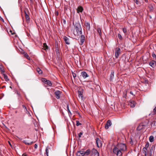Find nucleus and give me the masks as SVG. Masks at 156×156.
Segmentation results:
<instances>
[{"instance_id":"f257e3e1","label":"nucleus","mask_w":156,"mask_h":156,"mask_svg":"<svg viewBox=\"0 0 156 156\" xmlns=\"http://www.w3.org/2000/svg\"><path fill=\"white\" fill-rule=\"evenodd\" d=\"M126 149V147L125 144H118L116 147L113 148V151L117 156H121L122 151H125Z\"/></svg>"},{"instance_id":"f03ea898","label":"nucleus","mask_w":156,"mask_h":156,"mask_svg":"<svg viewBox=\"0 0 156 156\" xmlns=\"http://www.w3.org/2000/svg\"><path fill=\"white\" fill-rule=\"evenodd\" d=\"M75 29L79 34H82V28L79 22H77L75 23Z\"/></svg>"},{"instance_id":"7ed1b4c3","label":"nucleus","mask_w":156,"mask_h":156,"mask_svg":"<svg viewBox=\"0 0 156 156\" xmlns=\"http://www.w3.org/2000/svg\"><path fill=\"white\" fill-rule=\"evenodd\" d=\"M147 123L146 122H142L140 123L138 126L137 129L138 130H140L144 128L147 125Z\"/></svg>"},{"instance_id":"20e7f679","label":"nucleus","mask_w":156,"mask_h":156,"mask_svg":"<svg viewBox=\"0 0 156 156\" xmlns=\"http://www.w3.org/2000/svg\"><path fill=\"white\" fill-rule=\"evenodd\" d=\"M91 156H99V153L95 149H93L91 152Z\"/></svg>"},{"instance_id":"39448f33","label":"nucleus","mask_w":156,"mask_h":156,"mask_svg":"<svg viewBox=\"0 0 156 156\" xmlns=\"http://www.w3.org/2000/svg\"><path fill=\"white\" fill-rule=\"evenodd\" d=\"M83 89H80L78 92V97L81 100L83 99Z\"/></svg>"},{"instance_id":"423d86ee","label":"nucleus","mask_w":156,"mask_h":156,"mask_svg":"<svg viewBox=\"0 0 156 156\" xmlns=\"http://www.w3.org/2000/svg\"><path fill=\"white\" fill-rule=\"evenodd\" d=\"M96 143L98 147H99L102 146V142L98 138H96Z\"/></svg>"},{"instance_id":"0eeeda50","label":"nucleus","mask_w":156,"mask_h":156,"mask_svg":"<svg viewBox=\"0 0 156 156\" xmlns=\"http://www.w3.org/2000/svg\"><path fill=\"white\" fill-rule=\"evenodd\" d=\"M120 49L119 48H117L115 49V56L116 58H117L120 53Z\"/></svg>"},{"instance_id":"6e6552de","label":"nucleus","mask_w":156,"mask_h":156,"mask_svg":"<svg viewBox=\"0 0 156 156\" xmlns=\"http://www.w3.org/2000/svg\"><path fill=\"white\" fill-rule=\"evenodd\" d=\"M61 93L62 92L59 90H57L55 92V94L57 99H59L60 98Z\"/></svg>"},{"instance_id":"1a4fd4ad","label":"nucleus","mask_w":156,"mask_h":156,"mask_svg":"<svg viewBox=\"0 0 156 156\" xmlns=\"http://www.w3.org/2000/svg\"><path fill=\"white\" fill-rule=\"evenodd\" d=\"M136 102L133 100L130 101L129 103V105L131 107H134L136 105Z\"/></svg>"},{"instance_id":"9d476101","label":"nucleus","mask_w":156,"mask_h":156,"mask_svg":"<svg viewBox=\"0 0 156 156\" xmlns=\"http://www.w3.org/2000/svg\"><path fill=\"white\" fill-rule=\"evenodd\" d=\"M81 74L82 76L84 79L89 76L87 74L85 71H83L81 72Z\"/></svg>"},{"instance_id":"9b49d317","label":"nucleus","mask_w":156,"mask_h":156,"mask_svg":"<svg viewBox=\"0 0 156 156\" xmlns=\"http://www.w3.org/2000/svg\"><path fill=\"white\" fill-rule=\"evenodd\" d=\"M42 81H43L46 84L49 86L52 85V83L49 80H47L45 79H43Z\"/></svg>"},{"instance_id":"f8f14e48","label":"nucleus","mask_w":156,"mask_h":156,"mask_svg":"<svg viewBox=\"0 0 156 156\" xmlns=\"http://www.w3.org/2000/svg\"><path fill=\"white\" fill-rule=\"evenodd\" d=\"M112 125L111 122L110 120H108L106 124L105 125V128L106 129H108L109 127L111 126Z\"/></svg>"},{"instance_id":"ddd939ff","label":"nucleus","mask_w":156,"mask_h":156,"mask_svg":"<svg viewBox=\"0 0 156 156\" xmlns=\"http://www.w3.org/2000/svg\"><path fill=\"white\" fill-rule=\"evenodd\" d=\"M63 39L65 42V43H66V44H70V41L69 38L66 37L64 36L63 37Z\"/></svg>"},{"instance_id":"4468645a","label":"nucleus","mask_w":156,"mask_h":156,"mask_svg":"<svg viewBox=\"0 0 156 156\" xmlns=\"http://www.w3.org/2000/svg\"><path fill=\"white\" fill-rule=\"evenodd\" d=\"M85 37L84 35H82L80 39V44L82 45L85 41Z\"/></svg>"},{"instance_id":"2eb2a0df","label":"nucleus","mask_w":156,"mask_h":156,"mask_svg":"<svg viewBox=\"0 0 156 156\" xmlns=\"http://www.w3.org/2000/svg\"><path fill=\"white\" fill-rule=\"evenodd\" d=\"M154 147L153 146H151L150 148L149 152V156H153L152 155V153L153 151L154 150Z\"/></svg>"},{"instance_id":"dca6fc26","label":"nucleus","mask_w":156,"mask_h":156,"mask_svg":"<svg viewBox=\"0 0 156 156\" xmlns=\"http://www.w3.org/2000/svg\"><path fill=\"white\" fill-rule=\"evenodd\" d=\"M77 156H83L84 155V151H78L76 154Z\"/></svg>"},{"instance_id":"f3484780","label":"nucleus","mask_w":156,"mask_h":156,"mask_svg":"<svg viewBox=\"0 0 156 156\" xmlns=\"http://www.w3.org/2000/svg\"><path fill=\"white\" fill-rule=\"evenodd\" d=\"M83 10V7L80 6H79L77 9V12L78 13L82 12Z\"/></svg>"},{"instance_id":"a211bd4d","label":"nucleus","mask_w":156,"mask_h":156,"mask_svg":"<svg viewBox=\"0 0 156 156\" xmlns=\"http://www.w3.org/2000/svg\"><path fill=\"white\" fill-rule=\"evenodd\" d=\"M84 25L86 27V30H89L90 29V23L88 22H86L85 23Z\"/></svg>"},{"instance_id":"6ab92c4d","label":"nucleus","mask_w":156,"mask_h":156,"mask_svg":"<svg viewBox=\"0 0 156 156\" xmlns=\"http://www.w3.org/2000/svg\"><path fill=\"white\" fill-rule=\"evenodd\" d=\"M114 72L113 71H112L111 74L110 78V80L111 81H113V80L114 77Z\"/></svg>"},{"instance_id":"aec40b11","label":"nucleus","mask_w":156,"mask_h":156,"mask_svg":"<svg viewBox=\"0 0 156 156\" xmlns=\"http://www.w3.org/2000/svg\"><path fill=\"white\" fill-rule=\"evenodd\" d=\"M150 65L152 67H154L156 65V62L154 61H152L149 63Z\"/></svg>"},{"instance_id":"412c9836","label":"nucleus","mask_w":156,"mask_h":156,"mask_svg":"<svg viewBox=\"0 0 156 156\" xmlns=\"http://www.w3.org/2000/svg\"><path fill=\"white\" fill-rule=\"evenodd\" d=\"M147 149L143 148L142 149V152L144 154V155H147Z\"/></svg>"},{"instance_id":"4be33fe9","label":"nucleus","mask_w":156,"mask_h":156,"mask_svg":"<svg viewBox=\"0 0 156 156\" xmlns=\"http://www.w3.org/2000/svg\"><path fill=\"white\" fill-rule=\"evenodd\" d=\"M22 142L26 144L27 145H30L31 144L33 143L32 141L30 142H28L26 140H23L22 141Z\"/></svg>"},{"instance_id":"5701e85b","label":"nucleus","mask_w":156,"mask_h":156,"mask_svg":"<svg viewBox=\"0 0 156 156\" xmlns=\"http://www.w3.org/2000/svg\"><path fill=\"white\" fill-rule=\"evenodd\" d=\"M25 18L26 19V21L28 23L30 20V18L29 16L25 12Z\"/></svg>"},{"instance_id":"b1692460","label":"nucleus","mask_w":156,"mask_h":156,"mask_svg":"<svg viewBox=\"0 0 156 156\" xmlns=\"http://www.w3.org/2000/svg\"><path fill=\"white\" fill-rule=\"evenodd\" d=\"M91 152L90 151V149L87 150L86 151H84V155H88Z\"/></svg>"},{"instance_id":"393cba45","label":"nucleus","mask_w":156,"mask_h":156,"mask_svg":"<svg viewBox=\"0 0 156 156\" xmlns=\"http://www.w3.org/2000/svg\"><path fill=\"white\" fill-rule=\"evenodd\" d=\"M97 31L98 33L99 34L100 36H101V29L100 28H98L97 29Z\"/></svg>"},{"instance_id":"a878e982","label":"nucleus","mask_w":156,"mask_h":156,"mask_svg":"<svg viewBox=\"0 0 156 156\" xmlns=\"http://www.w3.org/2000/svg\"><path fill=\"white\" fill-rule=\"evenodd\" d=\"M24 56L25 58H26L28 59V60L30 59V57H29L27 53H26V52L24 53Z\"/></svg>"},{"instance_id":"bb28decb","label":"nucleus","mask_w":156,"mask_h":156,"mask_svg":"<svg viewBox=\"0 0 156 156\" xmlns=\"http://www.w3.org/2000/svg\"><path fill=\"white\" fill-rule=\"evenodd\" d=\"M43 48L44 50H46L48 49V46L45 43L43 44Z\"/></svg>"},{"instance_id":"cd10ccee","label":"nucleus","mask_w":156,"mask_h":156,"mask_svg":"<svg viewBox=\"0 0 156 156\" xmlns=\"http://www.w3.org/2000/svg\"><path fill=\"white\" fill-rule=\"evenodd\" d=\"M36 70L39 74H41L42 73V71L40 69V68H37Z\"/></svg>"},{"instance_id":"c85d7f7f","label":"nucleus","mask_w":156,"mask_h":156,"mask_svg":"<svg viewBox=\"0 0 156 156\" xmlns=\"http://www.w3.org/2000/svg\"><path fill=\"white\" fill-rule=\"evenodd\" d=\"M149 141L151 142H152L154 140V137L153 136H150L149 138Z\"/></svg>"},{"instance_id":"c756f323","label":"nucleus","mask_w":156,"mask_h":156,"mask_svg":"<svg viewBox=\"0 0 156 156\" xmlns=\"http://www.w3.org/2000/svg\"><path fill=\"white\" fill-rule=\"evenodd\" d=\"M149 143L148 142H147L145 144V147H144V148H146L147 149V148L149 147Z\"/></svg>"},{"instance_id":"7c9ffc66","label":"nucleus","mask_w":156,"mask_h":156,"mask_svg":"<svg viewBox=\"0 0 156 156\" xmlns=\"http://www.w3.org/2000/svg\"><path fill=\"white\" fill-rule=\"evenodd\" d=\"M4 78L5 80L6 81H7L9 80V79L8 78V77L7 75H5V74H4Z\"/></svg>"},{"instance_id":"2f4dec72","label":"nucleus","mask_w":156,"mask_h":156,"mask_svg":"<svg viewBox=\"0 0 156 156\" xmlns=\"http://www.w3.org/2000/svg\"><path fill=\"white\" fill-rule=\"evenodd\" d=\"M76 125L77 126H79L80 125H81V123H80L78 121H76Z\"/></svg>"},{"instance_id":"473e14b6","label":"nucleus","mask_w":156,"mask_h":156,"mask_svg":"<svg viewBox=\"0 0 156 156\" xmlns=\"http://www.w3.org/2000/svg\"><path fill=\"white\" fill-rule=\"evenodd\" d=\"M67 111L69 113H70L71 115V113L69 110V106L68 105H67Z\"/></svg>"},{"instance_id":"72a5a7b5","label":"nucleus","mask_w":156,"mask_h":156,"mask_svg":"<svg viewBox=\"0 0 156 156\" xmlns=\"http://www.w3.org/2000/svg\"><path fill=\"white\" fill-rule=\"evenodd\" d=\"M118 37L120 40L122 39V37L121 35L119 34H118Z\"/></svg>"},{"instance_id":"f704fd0d","label":"nucleus","mask_w":156,"mask_h":156,"mask_svg":"<svg viewBox=\"0 0 156 156\" xmlns=\"http://www.w3.org/2000/svg\"><path fill=\"white\" fill-rule=\"evenodd\" d=\"M152 56L154 59L155 60L156 59V55L154 53H153L152 54Z\"/></svg>"},{"instance_id":"c9c22d12","label":"nucleus","mask_w":156,"mask_h":156,"mask_svg":"<svg viewBox=\"0 0 156 156\" xmlns=\"http://www.w3.org/2000/svg\"><path fill=\"white\" fill-rule=\"evenodd\" d=\"M152 113H153V114H156V107L154 109Z\"/></svg>"},{"instance_id":"e433bc0d","label":"nucleus","mask_w":156,"mask_h":156,"mask_svg":"<svg viewBox=\"0 0 156 156\" xmlns=\"http://www.w3.org/2000/svg\"><path fill=\"white\" fill-rule=\"evenodd\" d=\"M48 152L49 151L48 150V148H47L46 149V154L47 155V156H48Z\"/></svg>"},{"instance_id":"4c0bfd02","label":"nucleus","mask_w":156,"mask_h":156,"mask_svg":"<svg viewBox=\"0 0 156 156\" xmlns=\"http://www.w3.org/2000/svg\"><path fill=\"white\" fill-rule=\"evenodd\" d=\"M122 31L125 34L127 32L126 29L125 28H123L122 29Z\"/></svg>"},{"instance_id":"58836bf2","label":"nucleus","mask_w":156,"mask_h":156,"mask_svg":"<svg viewBox=\"0 0 156 156\" xmlns=\"http://www.w3.org/2000/svg\"><path fill=\"white\" fill-rule=\"evenodd\" d=\"M0 70L2 72L4 73V71L2 69V66H0Z\"/></svg>"},{"instance_id":"ea45409f","label":"nucleus","mask_w":156,"mask_h":156,"mask_svg":"<svg viewBox=\"0 0 156 156\" xmlns=\"http://www.w3.org/2000/svg\"><path fill=\"white\" fill-rule=\"evenodd\" d=\"M72 74L73 77L75 78V77L76 76V74L73 72H72Z\"/></svg>"},{"instance_id":"a19ab883","label":"nucleus","mask_w":156,"mask_h":156,"mask_svg":"<svg viewBox=\"0 0 156 156\" xmlns=\"http://www.w3.org/2000/svg\"><path fill=\"white\" fill-rule=\"evenodd\" d=\"M83 134V133L82 132H80L79 134V137L80 138L81 137L82 135Z\"/></svg>"},{"instance_id":"79ce46f5","label":"nucleus","mask_w":156,"mask_h":156,"mask_svg":"<svg viewBox=\"0 0 156 156\" xmlns=\"http://www.w3.org/2000/svg\"><path fill=\"white\" fill-rule=\"evenodd\" d=\"M134 1L136 4L138 5L139 4V2L138 0H134Z\"/></svg>"},{"instance_id":"37998d69","label":"nucleus","mask_w":156,"mask_h":156,"mask_svg":"<svg viewBox=\"0 0 156 156\" xmlns=\"http://www.w3.org/2000/svg\"><path fill=\"white\" fill-rule=\"evenodd\" d=\"M37 145L36 144H35L34 145L35 148L36 149V148H37Z\"/></svg>"},{"instance_id":"c03bdc74","label":"nucleus","mask_w":156,"mask_h":156,"mask_svg":"<svg viewBox=\"0 0 156 156\" xmlns=\"http://www.w3.org/2000/svg\"><path fill=\"white\" fill-rule=\"evenodd\" d=\"M22 156H28L26 154H23L22 155Z\"/></svg>"},{"instance_id":"a18cd8bd","label":"nucleus","mask_w":156,"mask_h":156,"mask_svg":"<svg viewBox=\"0 0 156 156\" xmlns=\"http://www.w3.org/2000/svg\"><path fill=\"white\" fill-rule=\"evenodd\" d=\"M130 94H132V95H133V93L132 91H130Z\"/></svg>"},{"instance_id":"49530a36","label":"nucleus","mask_w":156,"mask_h":156,"mask_svg":"<svg viewBox=\"0 0 156 156\" xmlns=\"http://www.w3.org/2000/svg\"><path fill=\"white\" fill-rule=\"evenodd\" d=\"M145 1L146 2H148V0H145Z\"/></svg>"},{"instance_id":"de8ad7c7","label":"nucleus","mask_w":156,"mask_h":156,"mask_svg":"<svg viewBox=\"0 0 156 156\" xmlns=\"http://www.w3.org/2000/svg\"><path fill=\"white\" fill-rule=\"evenodd\" d=\"M23 108H25L26 109V107L24 105H23Z\"/></svg>"},{"instance_id":"09e8293b","label":"nucleus","mask_w":156,"mask_h":156,"mask_svg":"<svg viewBox=\"0 0 156 156\" xmlns=\"http://www.w3.org/2000/svg\"><path fill=\"white\" fill-rule=\"evenodd\" d=\"M58 12H56V13H55V15H58Z\"/></svg>"},{"instance_id":"8fccbe9b","label":"nucleus","mask_w":156,"mask_h":156,"mask_svg":"<svg viewBox=\"0 0 156 156\" xmlns=\"http://www.w3.org/2000/svg\"><path fill=\"white\" fill-rule=\"evenodd\" d=\"M9 144L10 145V146H11V144L9 142Z\"/></svg>"},{"instance_id":"3c124183","label":"nucleus","mask_w":156,"mask_h":156,"mask_svg":"<svg viewBox=\"0 0 156 156\" xmlns=\"http://www.w3.org/2000/svg\"><path fill=\"white\" fill-rule=\"evenodd\" d=\"M141 156H147V155H142Z\"/></svg>"},{"instance_id":"603ef678","label":"nucleus","mask_w":156,"mask_h":156,"mask_svg":"<svg viewBox=\"0 0 156 156\" xmlns=\"http://www.w3.org/2000/svg\"><path fill=\"white\" fill-rule=\"evenodd\" d=\"M132 143H131V142H130V144H132Z\"/></svg>"},{"instance_id":"864d4df0","label":"nucleus","mask_w":156,"mask_h":156,"mask_svg":"<svg viewBox=\"0 0 156 156\" xmlns=\"http://www.w3.org/2000/svg\"><path fill=\"white\" fill-rule=\"evenodd\" d=\"M10 88H11V87L10 86Z\"/></svg>"},{"instance_id":"5fc2aeb1","label":"nucleus","mask_w":156,"mask_h":156,"mask_svg":"<svg viewBox=\"0 0 156 156\" xmlns=\"http://www.w3.org/2000/svg\"><path fill=\"white\" fill-rule=\"evenodd\" d=\"M30 1H32V0H30Z\"/></svg>"}]
</instances>
